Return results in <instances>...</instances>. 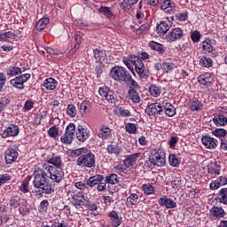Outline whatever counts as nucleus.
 <instances>
[{"label": "nucleus", "instance_id": "1", "mask_svg": "<svg viewBox=\"0 0 227 227\" xmlns=\"http://www.w3.org/2000/svg\"><path fill=\"white\" fill-rule=\"evenodd\" d=\"M33 175L34 192L35 196L43 198V196H49L54 192L51 180L55 184H59L63 180V176H65V172L61 168H54L44 163L43 168L35 167Z\"/></svg>", "mask_w": 227, "mask_h": 227}, {"label": "nucleus", "instance_id": "2", "mask_svg": "<svg viewBox=\"0 0 227 227\" xmlns=\"http://www.w3.org/2000/svg\"><path fill=\"white\" fill-rule=\"evenodd\" d=\"M164 164H166V153L162 149H159L151 153L145 166H147V168H152V166L162 168Z\"/></svg>", "mask_w": 227, "mask_h": 227}, {"label": "nucleus", "instance_id": "3", "mask_svg": "<svg viewBox=\"0 0 227 227\" xmlns=\"http://www.w3.org/2000/svg\"><path fill=\"white\" fill-rule=\"evenodd\" d=\"M110 75L114 81L117 82H125L128 79H130V73L127 68L123 67H114L110 70Z\"/></svg>", "mask_w": 227, "mask_h": 227}, {"label": "nucleus", "instance_id": "4", "mask_svg": "<svg viewBox=\"0 0 227 227\" xmlns=\"http://www.w3.org/2000/svg\"><path fill=\"white\" fill-rule=\"evenodd\" d=\"M77 166L80 168H95L96 159L95 154L91 152H88L80 156L76 160Z\"/></svg>", "mask_w": 227, "mask_h": 227}, {"label": "nucleus", "instance_id": "5", "mask_svg": "<svg viewBox=\"0 0 227 227\" xmlns=\"http://www.w3.org/2000/svg\"><path fill=\"white\" fill-rule=\"evenodd\" d=\"M26 200L20 198L19 196H12L9 200V207L10 210H17L19 209V212L22 217L26 215V211L24 208H22L21 205H25Z\"/></svg>", "mask_w": 227, "mask_h": 227}, {"label": "nucleus", "instance_id": "6", "mask_svg": "<svg viewBox=\"0 0 227 227\" xmlns=\"http://www.w3.org/2000/svg\"><path fill=\"white\" fill-rule=\"evenodd\" d=\"M98 93L100 97L107 100V102H110V104H116V102H118V96L107 86L100 87Z\"/></svg>", "mask_w": 227, "mask_h": 227}, {"label": "nucleus", "instance_id": "7", "mask_svg": "<svg viewBox=\"0 0 227 227\" xmlns=\"http://www.w3.org/2000/svg\"><path fill=\"white\" fill-rule=\"evenodd\" d=\"M31 79L30 74H23L20 76L12 79L9 82L11 86L16 88V90H24V83Z\"/></svg>", "mask_w": 227, "mask_h": 227}, {"label": "nucleus", "instance_id": "8", "mask_svg": "<svg viewBox=\"0 0 227 227\" xmlns=\"http://www.w3.org/2000/svg\"><path fill=\"white\" fill-rule=\"evenodd\" d=\"M145 114H148V116L162 115V104L156 102L148 105L145 108Z\"/></svg>", "mask_w": 227, "mask_h": 227}, {"label": "nucleus", "instance_id": "9", "mask_svg": "<svg viewBox=\"0 0 227 227\" xmlns=\"http://www.w3.org/2000/svg\"><path fill=\"white\" fill-rule=\"evenodd\" d=\"M20 132V129H19V126L15 124H10L9 127H7L1 134V137L4 139H6V137H17Z\"/></svg>", "mask_w": 227, "mask_h": 227}, {"label": "nucleus", "instance_id": "10", "mask_svg": "<svg viewBox=\"0 0 227 227\" xmlns=\"http://www.w3.org/2000/svg\"><path fill=\"white\" fill-rule=\"evenodd\" d=\"M202 145L205 146V148H207V150H215L217 146L219 145V141L208 135H205L201 138Z\"/></svg>", "mask_w": 227, "mask_h": 227}, {"label": "nucleus", "instance_id": "11", "mask_svg": "<svg viewBox=\"0 0 227 227\" xmlns=\"http://www.w3.org/2000/svg\"><path fill=\"white\" fill-rule=\"evenodd\" d=\"M88 137H90V129L86 126L79 124L76 130V139L81 143H84Z\"/></svg>", "mask_w": 227, "mask_h": 227}, {"label": "nucleus", "instance_id": "12", "mask_svg": "<svg viewBox=\"0 0 227 227\" xmlns=\"http://www.w3.org/2000/svg\"><path fill=\"white\" fill-rule=\"evenodd\" d=\"M226 215V211L221 207L214 206L209 210V217L213 221H215L216 219H223Z\"/></svg>", "mask_w": 227, "mask_h": 227}, {"label": "nucleus", "instance_id": "13", "mask_svg": "<svg viewBox=\"0 0 227 227\" xmlns=\"http://www.w3.org/2000/svg\"><path fill=\"white\" fill-rule=\"evenodd\" d=\"M4 153L6 164H13V162H15V160H17L19 157V153L17 152V150L13 149V147L7 148Z\"/></svg>", "mask_w": 227, "mask_h": 227}, {"label": "nucleus", "instance_id": "14", "mask_svg": "<svg viewBox=\"0 0 227 227\" xmlns=\"http://www.w3.org/2000/svg\"><path fill=\"white\" fill-rule=\"evenodd\" d=\"M107 217H109L110 224L113 227H118L123 223V220L118 212L112 210L108 213Z\"/></svg>", "mask_w": 227, "mask_h": 227}, {"label": "nucleus", "instance_id": "15", "mask_svg": "<svg viewBox=\"0 0 227 227\" xmlns=\"http://www.w3.org/2000/svg\"><path fill=\"white\" fill-rule=\"evenodd\" d=\"M172 24L173 23L168 19L160 21L156 27L158 35H166V33H168V31H169L171 28Z\"/></svg>", "mask_w": 227, "mask_h": 227}, {"label": "nucleus", "instance_id": "16", "mask_svg": "<svg viewBox=\"0 0 227 227\" xmlns=\"http://www.w3.org/2000/svg\"><path fill=\"white\" fill-rule=\"evenodd\" d=\"M158 203L160 207H165L166 208H176V202L175 200L168 199V197H161L158 200Z\"/></svg>", "mask_w": 227, "mask_h": 227}, {"label": "nucleus", "instance_id": "17", "mask_svg": "<svg viewBox=\"0 0 227 227\" xmlns=\"http://www.w3.org/2000/svg\"><path fill=\"white\" fill-rule=\"evenodd\" d=\"M168 40L170 42H176V40H180L182 36H184V30L180 27L173 28L168 35Z\"/></svg>", "mask_w": 227, "mask_h": 227}, {"label": "nucleus", "instance_id": "18", "mask_svg": "<svg viewBox=\"0 0 227 227\" xmlns=\"http://www.w3.org/2000/svg\"><path fill=\"white\" fill-rule=\"evenodd\" d=\"M98 136L101 139H111L113 137V130L109 127L102 126L98 130Z\"/></svg>", "mask_w": 227, "mask_h": 227}, {"label": "nucleus", "instance_id": "19", "mask_svg": "<svg viewBox=\"0 0 227 227\" xmlns=\"http://www.w3.org/2000/svg\"><path fill=\"white\" fill-rule=\"evenodd\" d=\"M215 127H226L227 118L223 114H216L213 118Z\"/></svg>", "mask_w": 227, "mask_h": 227}, {"label": "nucleus", "instance_id": "20", "mask_svg": "<svg viewBox=\"0 0 227 227\" xmlns=\"http://www.w3.org/2000/svg\"><path fill=\"white\" fill-rule=\"evenodd\" d=\"M43 86L46 88L47 91H54V90L58 88V82L52 77L46 78L43 83Z\"/></svg>", "mask_w": 227, "mask_h": 227}, {"label": "nucleus", "instance_id": "21", "mask_svg": "<svg viewBox=\"0 0 227 227\" xmlns=\"http://www.w3.org/2000/svg\"><path fill=\"white\" fill-rule=\"evenodd\" d=\"M127 98L128 100H131L133 104H139L141 102V96L137 92V90H129Z\"/></svg>", "mask_w": 227, "mask_h": 227}, {"label": "nucleus", "instance_id": "22", "mask_svg": "<svg viewBox=\"0 0 227 227\" xmlns=\"http://www.w3.org/2000/svg\"><path fill=\"white\" fill-rule=\"evenodd\" d=\"M106 152L110 155H120L123 149L118 144H110L106 147Z\"/></svg>", "mask_w": 227, "mask_h": 227}, {"label": "nucleus", "instance_id": "23", "mask_svg": "<svg viewBox=\"0 0 227 227\" xmlns=\"http://www.w3.org/2000/svg\"><path fill=\"white\" fill-rule=\"evenodd\" d=\"M141 153H135L133 154H128L125 156L124 164L127 166H134V162L138 159H141Z\"/></svg>", "mask_w": 227, "mask_h": 227}, {"label": "nucleus", "instance_id": "24", "mask_svg": "<svg viewBox=\"0 0 227 227\" xmlns=\"http://www.w3.org/2000/svg\"><path fill=\"white\" fill-rule=\"evenodd\" d=\"M89 187H95V185H98L99 182H104V176L100 174H97L95 176H90L87 179Z\"/></svg>", "mask_w": 227, "mask_h": 227}, {"label": "nucleus", "instance_id": "25", "mask_svg": "<svg viewBox=\"0 0 227 227\" xmlns=\"http://www.w3.org/2000/svg\"><path fill=\"white\" fill-rule=\"evenodd\" d=\"M213 81L214 78H212V74H210V73H206L198 77V82L203 86H208V84H210Z\"/></svg>", "mask_w": 227, "mask_h": 227}, {"label": "nucleus", "instance_id": "26", "mask_svg": "<svg viewBox=\"0 0 227 227\" xmlns=\"http://www.w3.org/2000/svg\"><path fill=\"white\" fill-rule=\"evenodd\" d=\"M188 105L191 111H197V112L203 111V103H201V101L198 99L190 100Z\"/></svg>", "mask_w": 227, "mask_h": 227}, {"label": "nucleus", "instance_id": "27", "mask_svg": "<svg viewBox=\"0 0 227 227\" xmlns=\"http://www.w3.org/2000/svg\"><path fill=\"white\" fill-rule=\"evenodd\" d=\"M6 74L9 77H17V75H20L22 74V68L17 66H10Z\"/></svg>", "mask_w": 227, "mask_h": 227}, {"label": "nucleus", "instance_id": "28", "mask_svg": "<svg viewBox=\"0 0 227 227\" xmlns=\"http://www.w3.org/2000/svg\"><path fill=\"white\" fill-rule=\"evenodd\" d=\"M137 1L139 0H123L120 4V8L123 10V12H130V8H132L133 4H136Z\"/></svg>", "mask_w": 227, "mask_h": 227}, {"label": "nucleus", "instance_id": "29", "mask_svg": "<svg viewBox=\"0 0 227 227\" xmlns=\"http://www.w3.org/2000/svg\"><path fill=\"white\" fill-rule=\"evenodd\" d=\"M149 47L153 51H156L159 54H164L166 52V50L164 49V45L155 42V41H151L149 43Z\"/></svg>", "mask_w": 227, "mask_h": 227}, {"label": "nucleus", "instance_id": "30", "mask_svg": "<svg viewBox=\"0 0 227 227\" xmlns=\"http://www.w3.org/2000/svg\"><path fill=\"white\" fill-rule=\"evenodd\" d=\"M160 8L166 13H173V8H175V3H173L171 0H165L162 3Z\"/></svg>", "mask_w": 227, "mask_h": 227}, {"label": "nucleus", "instance_id": "31", "mask_svg": "<svg viewBox=\"0 0 227 227\" xmlns=\"http://www.w3.org/2000/svg\"><path fill=\"white\" fill-rule=\"evenodd\" d=\"M48 164H52L53 168H61L63 166V162L61 161V157L59 156H52L47 158Z\"/></svg>", "mask_w": 227, "mask_h": 227}, {"label": "nucleus", "instance_id": "32", "mask_svg": "<svg viewBox=\"0 0 227 227\" xmlns=\"http://www.w3.org/2000/svg\"><path fill=\"white\" fill-rule=\"evenodd\" d=\"M106 184L110 185H116V184H120V177L117 174L111 173L105 177Z\"/></svg>", "mask_w": 227, "mask_h": 227}, {"label": "nucleus", "instance_id": "33", "mask_svg": "<svg viewBox=\"0 0 227 227\" xmlns=\"http://www.w3.org/2000/svg\"><path fill=\"white\" fill-rule=\"evenodd\" d=\"M139 201V195L137 193H130L126 200L127 207H134Z\"/></svg>", "mask_w": 227, "mask_h": 227}, {"label": "nucleus", "instance_id": "34", "mask_svg": "<svg viewBox=\"0 0 227 227\" xmlns=\"http://www.w3.org/2000/svg\"><path fill=\"white\" fill-rule=\"evenodd\" d=\"M202 50L206 52V54H210L214 52V47L212 46V41L210 39H206L202 42Z\"/></svg>", "mask_w": 227, "mask_h": 227}, {"label": "nucleus", "instance_id": "35", "mask_svg": "<svg viewBox=\"0 0 227 227\" xmlns=\"http://www.w3.org/2000/svg\"><path fill=\"white\" fill-rule=\"evenodd\" d=\"M200 67H204V68H211V67H214V62L212 61V59L208 57H200Z\"/></svg>", "mask_w": 227, "mask_h": 227}, {"label": "nucleus", "instance_id": "36", "mask_svg": "<svg viewBox=\"0 0 227 227\" xmlns=\"http://www.w3.org/2000/svg\"><path fill=\"white\" fill-rule=\"evenodd\" d=\"M50 22L51 20H49V18H42L41 20H39L35 25L37 31H43Z\"/></svg>", "mask_w": 227, "mask_h": 227}, {"label": "nucleus", "instance_id": "37", "mask_svg": "<svg viewBox=\"0 0 227 227\" xmlns=\"http://www.w3.org/2000/svg\"><path fill=\"white\" fill-rule=\"evenodd\" d=\"M124 82L129 86V90H139V84H137V82L132 78V74H129V78Z\"/></svg>", "mask_w": 227, "mask_h": 227}, {"label": "nucleus", "instance_id": "38", "mask_svg": "<svg viewBox=\"0 0 227 227\" xmlns=\"http://www.w3.org/2000/svg\"><path fill=\"white\" fill-rule=\"evenodd\" d=\"M218 200L223 205H227V188H222L218 192Z\"/></svg>", "mask_w": 227, "mask_h": 227}, {"label": "nucleus", "instance_id": "39", "mask_svg": "<svg viewBox=\"0 0 227 227\" xmlns=\"http://www.w3.org/2000/svg\"><path fill=\"white\" fill-rule=\"evenodd\" d=\"M93 54H94V58H95L96 61H98L99 63L101 61H104V59L106 58V51H100L98 49L94 50Z\"/></svg>", "mask_w": 227, "mask_h": 227}, {"label": "nucleus", "instance_id": "40", "mask_svg": "<svg viewBox=\"0 0 227 227\" xmlns=\"http://www.w3.org/2000/svg\"><path fill=\"white\" fill-rule=\"evenodd\" d=\"M84 153H88V149L82 147L70 152L71 157H82Z\"/></svg>", "mask_w": 227, "mask_h": 227}, {"label": "nucleus", "instance_id": "41", "mask_svg": "<svg viewBox=\"0 0 227 227\" xmlns=\"http://www.w3.org/2000/svg\"><path fill=\"white\" fill-rule=\"evenodd\" d=\"M90 109H91V103L90 101H82L80 105L81 113H84V114H88L90 113Z\"/></svg>", "mask_w": 227, "mask_h": 227}, {"label": "nucleus", "instance_id": "42", "mask_svg": "<svg viewBox=\"0 0 227 227\" xmlns=\"http://www.w3.org/2000/svg\"><path fill=\"white\" fill-rule=\"evenodd\" d=\"M73 140H74V136L67 132H65V134H63L60 137V141L64 145H72Z\"/></svg>", "mask_w": 227, "mask_h": 227}, {"label": "nucleus", "instance_id": "43", "mask_svg": "<svg viewBox=\"0 0 227 227\" xmlns=\"http://www.w3.org/2000/svg\"><path fill=\"white\" fill-rule=\"evenodd\" d=\"M136 72H137L138 77H140V79H148V77H150V70H148V68H146V67L138 69Z\"/></svg>", "mask_w": 227, "mask_h": 227}, {"label": "nucleus", "instance_id": "44", "mask_svg": "<svg viewBox=\"0 0 227 227\" xmlns=\"http://www.w3.org/2000/svg\"><path fill=\"white\" fill-rule=\"evenodd\" d=\"M47 210H49V200H44L41 201L38 211L40 212V214H46Z\"/></svg>", "mask_w": 227, "mask_h": 227}, {"label": "nucleus", "instance_id": "45", "mask_svg": "<svg viewBox=\"0 0 227 227\" xmlns=\"http://www.w3.org/2000/svg\"><path fill=\"white\" fill-rule=\"evenodd\" d=\"M74 187L80 191H84L85 189H90V184H88V180L78 181L74 184Z\"/></svg>", "mask_w": 227, "mask_h": 227}, {"label": "nucleus", "instance_id": "46", "mask_svg": "<svg viewBox=\"0 0 227 227\" xmlns=\"http://www.w3.org/2000/svg\"><path fill=\"white\" fill-rule=\"evenodd\" d=\"M168 162L173 168H178V166H180V161L175 154H170L168 156Z\"/></svg>", "mask_w": 227, "mask_h": 227}, {"label": "nucleus", "instance_id": "47", "mask_svg": "<svg viewBox=\"0 0 227 227\" xmlns=\"http://www.w3.org/2000/svg\"><path fill=\"white\" fill-rule=\"evenodd\" d=\"M212 134L215 136V137H226L227 130L224 129H215L212 131Z\"/></svg>", "mask_w": 227, "mask_h": 227}, {"label": "nucleus", "instance_id": "48", "mask_svg": "<svg viewBox=\"0 0 227 227\" xmlns=\"http://www.w3.org/2000/svg\"><path fill=\"white\" fill-rule=\"evenodd\" d=\"M117 113L119 116H121L122 118H129V116H130V111L129 109H125V107L119 106L117 108Z\"/></svg>", "mask_w": 227, "mask_h": 227}, {"label": "nucleus", "instance_id": "49", "mask_svg": "<svg viewBox=\"0 0 227 227\" xmlns=\"http://www.w3.org/2000/svg\"><path fill=\"white\" fill-rule=\"evenodd\" d=\"M99 13H102L103 15H105V17H113V12H111V8L107 7V6H101L98 9Z\"/></svg>", "mask_w": 227, "mask_h": 227}, {"label": "nucleus", "instance_id": "50", "mask_svg": "<svg viewBox=\"0 0 227 227\" xmlns=\"http://www.w3.org/2000/svg\"><path fill=\"white\" fill-rule=\"evenodd\" d=\"M73 205L75 207V208H82L84 207V200L82 199H77V196H73Z\"/></svg>", "mask_w": 227, "mask_h": 227}, {"label": "nucleus", "instance_id": "51", "mask_svg": "<svg viewBox=\"0 0 227 227\" xmlns=\"http://www.w3.org/2000/svg\"><path fill=\"white\" fill-rule=\"evenodd\" d=\"M20 191L26 194L27 192H29V180L25 179L21 184L20 185Z\"/></svg>", "mask_w": 227, "mask_h": 227}, {"label": "nucleus", "instance_id": "52", "mask_svg": "<svg viewBox=\"0 0 227 227\" xmlns=\"http://www.w3.org/2000/svg\"><path fill=\"white\" fill-rule=\"evenodd\" d=\"M8 38H15V35L12 31L0 34V42H6Z\"/></svg>", "mask_w": 227, "mask_h": 227}, {"label": "nucleus", "instance_id": "53", "mask_svg": "<svg viewBox=\"0 0 227 227\" xmlns=\"http://www.w3.org/2000/svg\"><path fill=\"white\" fill-rule=\"evenodd\" d=\"M48 136H50V137H53V139H56V137L59 136V129H58L56 126H52L48 130Z\"/></svg>", "mask_w": 227, "mask_h": 227}, {"label": "nucleus", "instance_id": "54", "mask_svg": "<svg viewBox=\"0 0 227 227\" xmlns=\"http://www.w3.org/2000/svg\"><path fill=\"white\" fill-rule=\"evenodd\" d=\"M149 91L152 95V97H159L160 95V88H159L157 85H152L149 88Z\"/></svg>", "mask_w": 227, "mask_h": 227}, {"label": "nucleus", "instance_id": "55", "mask_svg": "<svg viewBox=\"0 0 227 227\" xmlns=\"http://www.w3.org/2000/svg\"><path fill=\"white\" fill-rule=\"evenodd\" d=\"M67 114L70 116V118H75L77 114V110L75 109V106L74 105H68L67 106Z\"/></svg>", "mask_w": 227, "mask_h": 227}, {"label": "nucleus", "instance_id": "56", "mask_svg": "<svg viewBox=\"0 0 227 227\" xmlns=\"http://www.w3.org/2000/svg\"><path fill=\"white\" fill-rule=\"evenodd\" d=\"M142 189L145 194L147 195L153 194L155 192V190L153 189V186H152V184H143Z\"/></svg>", "mask_w": 227, "mask_h": 227}, {"label": "nucleus", "instance_id": "57", "mask_svg": "<svg viewBox=\"0 0 227 227\" xmlns=\"http://www.w3.org/2000/svg\"><path fill=\"white\" fill-rule=\"evenodd\" d=\"M126 131L129 132V134H136V132H137V126L134 123H128L126 124Z\"/></svg>", "mask_w": 227, "mask_h": 227}, {"label": "nucleus", "instance_id": "58", "mask_svg": "<svg viewBox=\"0 0 227 227\" xmlns=\"http://www.w3.org/2000/svg\"><path fill=\"white\" fill-rule=\"evenodd\" d=\"M191 38H192V42H194V43H198V42H200V40L201 38V34L200 33V31L195 30L192 33Z\"/></svg>", "mask_w": 227, "mask_h": 227}, {"label": "nucleus", "instance_id": "59", "mask_svg": "<svg viewBox=\"0 0 227 227\" xmlns=\"http://www.w3.org/2000/svg\"><path fill=\"white\" fill-rule=\"evenodd\" d=\"M150 29V25L148 23L143 24L136 30V35H143L145 31Z\"/></svg>", "mask_w": 227, "mask_h": 227}, {"label": "nucleus", "instance_id": "60", "mask_svg": "<svg viewBox=\"0 0 227 227\" xmlns=\"http://www.w3.org/2000/svg\"><path fill=\"white\" fill-rule=\"evenodd\" d=\"M67 134H69L71 136H75V124L74 123H69L65 131Z\"/></svg>", "mask_w": 227, "mask_h": 227}, {"label": "nucleus", "instance_id": "61", "mask_svg": "<svg viewBox=\"0 0 227 227\" xmlns=\"http://www.w3.org/2000/svg\"><path fill=\"white\" fill-rule=\"evenodd\" d=\"M172 189H178L182 185V178L174 177L171 182Z\"/></svg>", "mask_w": 227, "mask_h": 227}, {"label": "nucleus", "instance_id": "62", "mask_svg": "<svg viewBox=\"0 0 227 227\" xmlns=\"http://www.w3.org/2000/svg\"><path fill=\"white\" fill-rule=\"evenodd\" d=\"M12 180V176L10 174H4L0 176V185H4L7 182Z\"/></svg>", "mask_w": 227, "mask_h": 227}, {"label": "nucleus", "instance_id": "63", "mask_svg": "<svg viewBox=\"0 0 227 227\" xmlns=\"http://www.w3.org/2000/svg\"><path fill=\"white\" fill-rule=\"evenodd\" d=\"M176 19L179 20V22H185V20H187V12H178L176 14Z\"/></svg>", "mask_w": 227, "mask_h": 227}, {"label": "nucleus", "instance_id": "64", "mask_svg": "<svg viewBox=\"0 0 227 227\" xmlns=\"http://www.w3.org/2000/svg\"><path fill=\"white\" fill-rule=\"evenodd\" d=\"M173 68H175V64H171L169 62L163 63V72H172Z\"/></svg>", "mask_w": 227, "mask_h": 227}]
</instances>
